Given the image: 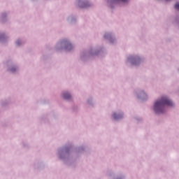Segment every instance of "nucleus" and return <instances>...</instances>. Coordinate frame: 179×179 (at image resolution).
<instances>
[{
	"instance_id": "obj_8",
	"label": "nucleus",
	"mask_w": 179,
	"mask_h": 179,
	"mask_svg": "<svg viewBox=\"0 0 179 179\" xmlns=\"http://www.w3.org/2000/svg\"><path fill=\"white\" fill-rule=\"evenodd\" d=\"M17 45H20V41H17Z\"/></svg>"
},
{
	"instance_id": "obj_7",
	"label": "nucleus",
	"mask_w": 179,
	"mask_h": 179,
	"mask_svg": "<svg viewBox=\"0 0 179 179\" xmlns=\"http://www.w3.org/2000/svg\"><path fill=\"white\" fill-rule=\"evenodd\" d=\"M10 71L11 72H15V71H16V68H12Z\"/></svg>"
},
{
	"instance_id": "obj_3",
	"label": "nucleus",
	"mask_w": 179,
	"mask_h": 179,
	"mask_svg": "<svg viewBox=\"0 0 179 179\" xmlns=\"http://www.w3.org/2000/svg\"><path fill=\"white\" fill-rule=\"evenodd\" d=\"M63 97L66 99V100H69V99H71V94H68V93H64L63 94Z\"/></svg>"
},
{
	"instance_id": "obj_1",
	"label": "nucleus",
	"mask_w": 179,
	"mask_h": 179,
	"mask_svg": "<svg viewBox=\"0 0 179 179\" xmlns=\"http://www.w3.org/2000/svg\"><path fill=\"white\" fill-rule=\"evenodd\" d=\"M166 106L173 107V101L166 96H162L159 101H157L154 105V110L157 114L164 113Z\"/></svg>"
},
{
	"instance_id": "obj_6",
	"label": "nucleus",
	"mask_w": 179,
	"mask_h": 179,
	"mask_svg": "<svg viewBox=\"0 0 179 179\" xmlns=\"http://www.w3.org/2000/svg\"><path fill=\"white\" fill-rule=\"evenodd\" d=\"M81 8H87V4L84 3L83 6H81Z\"/></svg>"
},
{
	"instance_id": "obj_5",
	"label": "nucleus",
	"mask_w": 179,
	"mask_h": 179,
	"mask_svg": "<svg viewBox=\"0 0 179 179\" xmlns=\"http://www.w3.org/2000/svg\"><path fill=\"white\" fill-rule=\"evenodd\" d=\"M175 8L179 10V3H176L175 5Z\"/></svg>"
},
{
	"instance_id": "obj_9",
	"label": "nucleus",
	"mask_w": 179,
	"mask_h": 179,
	"mask_svg": "<svg viewBox=\"0 0 179 179\" xmlns=\"http://www.w3.org/2000/svg\"><path fill=\"white\" fill-rule=\"evenodd\" d=\"M166 1H170V0H166Z\"/></svg>"
},
{
	"instance_id": "obj_2",
	"label": "nucleus",
	"mask_w": 179,
	"mask_h": 179,
	"mask_svg": "<svg viewBox=\"0 0 179 179\" xmlns=\"http://www.w3.org/2000/svg\"><path fill=\"white\" fill-rule=\"evenodd\" d=\"M63 43L64 44L65 48L66 50H67V51L72 50V44H71L69 41H68L67 40H64Z\"/></svg>"
},
{
	"instance_id": "obj_4",
	"label": "nucleus",
	"mask_w": 179,
	"mask_h": 179,
	"mask_svg": "<svg viewBox=\"0 0 179 179\" xmlns=\"http://www.w3.org/2000/svg\"><path fill=\"white\" fill-rule=\"evenodd\" d=\"M113 117L115 118V120H118V118H120L121 117H120V115H117L116 113H114Z\"/></svg>"
}]
</instances>
